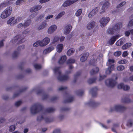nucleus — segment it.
Here are the masks:
<instances>
[{
  "label": "nucleus",
  "mask_w": 133,
  "mask_h": 133,
  "mask_svg": "<svg viewBox=\"0 0 133 133\" xmlns=\"http://www.w3.org/2000/svg\"><path fill=\"white\" fill-rule=\"evenodd\" d=\"M125 39L124 38H122L118 40L116 43L117 46H120L123 44L125 41Z\"/></svg>",
  "instance_id": "obj_19"
},
{
  "label": "nucleus",
  "mask_w": 133,
  "mask_h": 133,
  "mask_svg": "<svg viewBox=\"0 0 133 133\" xmlns=\"http://www.w3.org/2000/svg\"><path fill=\"white\" fill-rule=\"evenodd\" d=\"M117 69L118 71H122L125 69V67L123 65H119L117 67Z\"/></svg>",
  "instance_id": "obj_36"
},
{
  "label": "nucleus",
  "mask_w": 133,
  "mask_h": 133,
  "mask_svg": "<svg viewBox=\"0 0 133 133\" xmlns=\"http://www.w3.org/2000/svg\"><path fill=\"white\" fill-rule=\"evenodd\" d=\"M126 3V2H122L121 3H120L117 6V7L118 8H120L122 6H123V5H124V4H125Z\"/></svg>",
  "instance_id": "obj_49"
},
{
  "label": "nucleus",
  "mask_w": 133,
  "mask_h": 133,
  "mask_svg": "<svg viewBox=\"0 0 133 133\" xmlns=\"http://www.w3.org/2000/svg\"><path fill=\"white\" fill-rule=\"evenodd\" d=\"M24 2V0H17L16 2V5H19L22 3Z\"/></svg>",
  "instance_id": "obj_42"
},
{
  "label": "nucleus",
  "mask_w": 133,
  "mask_h": 133,
  "mask_svg": "<svg viewBox=\"0 0 133 133\" xmlns=\"http://www.w3.org/2000/svg\"><path fill=\"white\" fill-rule=\"evenodd\" d=\"M90 93H91V94H92V96H95L93 94V93H94L95 94H96V92L94 91V89H92L90 91Z\"/></svg>",
  "instance_id": "obj_62"
},
{
  "label": "nucleus",
  "mask_w": 133,
  "mask_h": 133,
  "mask_svg": "<svg viewBox=\"0 0 133 133\" xmlns=\"http://www.w3.org/2000/svg\"><path fill=\"white\" fill-rule=\"evenodd\" d=\"M128 55V53L127 51H125L122 54V56L123 57H125L127 56Z\"/></svg>",
  "instance_id": "obj_58"
},
{
  "label": "nucleus",
  "mask_w": 133,
  "mask_h": 133,
  "mask_svg": "<svg viewBox=\"0 0 133 133\" xmlns=\"http://www.w3.org/2000/svg\"><path fill=\"white\" fill-rule=\"evenodd\" d=\"M19 54V52L18 51H15L12 55V56L14 58H15L17 57L18 56Z\"/></svg>",
  "instance_id": "obj_47"
},
{
  "label": "nucleus",
  "mask_w": 133,
  "mask_h": 133,
  "mask_svg": "<svg viewBox=\"0 0 133 133\" xmlns=\"http://www.w3.org/2000/svg\"><path fill=\"white\" fill-rule=\"evenodd\" d=\"M113 109V110L121 111L125 109V107L123 106H122L120 105H117L114 106Z\"/></svg>",
  "instance_id": "obj_12"
},
{
  "label": "nucleus",
  "mask_w": 133,
  "mask_h": 133,
  "mask_svg": "<svg viewBox=\"0 0 133 133\" xmlns=\"http://www.w3.org/2000/svg\"><path fill=\"white\" fill-rule=\"evenodd\" d=\"M65 14V12L62 11L59 13L55 17V19L56 20L62 17Z\"/></svg>",
  "instance_id": "obj_26"
},
{
  "label": "nucleus",
  "mask_w": 133,
  "mask_h": 133,
  "mask_svg": "<svg viewBox=\"0 0 133 133\" xmlns=\"http://www.w3.org/2000/svg\"><path fill=\"white\" fill-rule=\"evenodd\" d=\"M78 0H67L63 4L62 6L64 7L68 6L74 2L77 1Z\"/></svg>",
  "instance_id": "obj_10"
},
{
  "label": "nucleus",
  "mask_w": 133,
  "mask_h": 133,
  "mask_svg": "<svg viewBox=\"0 0 133 133\" xmlns=\"http://www.w3.org/2000/svg\"><path fill=\"white\" fill-rule=\"evenodd\" d=\"M37 12H36L35 13H33V14H31L30 16L32 18L35 17L36 15H37Z\"/></svg>",
  "instance_id": "obj_63"
},
{
  "label": "nucleus",
  "mask_w": 133,
  "mask_h": 133,
  "mask_svg": "<svg viewBox=\"0 0 133 133\" xmlns=\"http://www.w3.org/2000/svg\"><path fill=\"white\" fill-rule=\"evenodd\" d=\"M63 45L62 44H58L56 46V50L58 52L60 53L62 51Z\"/></svg>",
  "instance_id": "obj_22"
},
{
  "label": "nucleus",
  "mask_w": 133,
  "mask_h": 133,
  "mask_svg": "<svg viewBox=\"0 0 133 133\" xmlns=\"http://www.w3.org/2000/svg\"><path fill=\"white\" fill-rule=\"evenodd\" d=\"M19 36H18L15 37L12 40V43L17 42L19 40Z\"/></svg>",
  "instance_id": "obj_34"
},
{
  "label": "nucleus",
  "mask_w": 133,
  "mask_h": 133,
  "mask_svg": "<svg viewBox=\"0 0 133 133\" xmlns=\"http://www.w3.org/2000/svg\"><path fill=\"white\" fill-rule=\"evenodd\" d=\"M89 54L88 53H86L83 54L81 58V61L82 62L85 61L87 59Z\"/></svg>",
  "instance_id": "obj_21"
},
{
  "label": "nucleus",
  "mask_w": 133,
  "mask_h": 133,
  "mask_svg": "<svg viewBox=\"0 0 133 133\" xmlns=\"http://www.w3.org/2000/svg\"><path fill=\"white\" fill-rule=\"evenodd\" d=\"M105 83L107 86L112 87L115 85L116 82L115 80L112 79H109L106 81Z\"/></svg>",
  "instance_id": "obj_8"
},
{
  "label": "nucleus",
  "mask_w": 133,
  "mask_h": 133,
  "mask_svg": "<svg viewBox=\"0 0 133 133\" xmlns=\"http://www.w3.org/2000/svg\"><path fill=\"white\" fill-rule=\"evenodd\" d=\"M31 23V21L30 19H29L25 21L24 24V27H26L29 26Z\"/></svg>",
  "instance_id": "obj_31"
},
{
  "label": "nucleus",
  "mask_w": 133,
  "mask_h": 133,
  "mask_svg": "<svg viewBox=\"0 0 133 133\" xmlns=\"http://www.w3.org/2000/svg\"><path fill=\"white\" fill-rule=\"evenodd\" d=\"M12 8L11 6L8 7L4 11L9 16L11 14L12 11Z\"/></svg>",
  "instance_id": "obj_23"
},
{
  "label": "nucleus",
  "mask_w": 133,
  "mask_h": 133,
  "mask_svg": "<svg viewBox=\"0 0 133 133\" xmlns=\"http://www.w3.org/2000/svg\"><path fill=\"white\" fill-rule=\"evenodd\" d=\"M34 66L36 69H41V66L40 65L37 64H34Z\"/></svg>",
  "instance_id": "obj_44"
},
{
  "label": "nucleus",
  "mask_w": 133,
  "mask_h": 133,
  "mask_svg": "<svg viewBox=\"0 0 133 133\" xmlns=\"http://www.w3.org/2000/svg\"><path fill=\"white\" fill-rule=\"evenodd\" d=\"M59 39V38L58 36H55L54 37L53 41L54 42H56Z\"/></svg>",
  "instance_id": "obj_57"
},
{
  "label": "nucleus",
  "mask_w": 133,
  "mask_h": 133,
  "mask_svg": "<svg viewBox=\"0 0 133 133\" xmlns=\"http://www.w3.org/2000/svg\"><path fill=\"white\" fill-rule=\"evenodd\" d=\"M122 24L119 23L115 25L113 28H108L107 31V33L110 34H112L114 33H117L118 30L122 27Z\"/></svg>",
  "instance_id": "obj_3"
},
{
  "label": "nucleus",
  "mask_w": 133,
  "mask_h": 133,
  "mask_svg": "<svg viewBox=\"0 0 133 133\" xmlns=\"http://www.w3.org/2000/svg\"><path fill=\"white\" fill-rule=\"evenodd\" d=\"M10 3L9 2H3L0 4V10L6 7V6L9 5Z\"/></svg>",
  "instance_id": "obj_24"
},
{
  "label": "nucleus",
  "mask_w": 133,
  "mask_h": 133,
  "mask_svg": "<svg viewBox=\"0 0 133 133\" xmlns=\"http://www.w3.org/2000/svg\"><path fill=\"white\" fill-rule=\"evenodd\" d=\"M47 25L46 21H44L38 26L37 29L39 30H42L45 28Z\"/></svg>",
  "instance_id": "obj_13"
},
{
  "label": "nucleus",
  "mask_w": 133,
  "mask_h": 133,
  "mask_svg": "<svg viewBox=\"0 0 133 133\" xmlns=\"http://www.w3.org/2000/svg\"><path fill=\"white\" fill-rule=\"evenodd\" d=\"M53 71L55 75L57 76V78L59 81H63L69 79V77L67 75H61L60 70L58 67H55L53 69Z\"/></svg>",
  "instance_id": "obj_1"
},
{
  "label": "nucleus",
  "mask_w": 133,
  "mask_h": 133,
  "mask_svg": "<svg viewBox=\"0 0 133 133\" xmlns=\"http://www.w3.org/2000/svg\"><path fill=\"white\" fill-rule=\"evenodd\" d=\"M116 40L114 37L113 36L109 40L108 43L110 44H112L114 43Z\"/></svg>",
  "instance_id": "obj_30"
},
{
  "label": "nucleus",
  "mask_w": 133,
  "mask_h": 133,
  "mask_svg": "<svg viewBox=\"0 0 133 133\" xmlns=\"http://www.w3.org/2000/svg\"><path fill=\"white\" fill-rule=\"evenodd\" d=\"M54 16L53 15H49L45 17V19L46 20L49 19L51 18H52Z\"/></svg>",
  "instance_id": "obj_53"
},
{
  "label": "nucleus",
  "mask_w": 133,
  "mask_h": 133,
  "mask_svg": "<svg viewBox=\"0 0 133 133\" xmlns=\"http://www.w3.org/2000/svg\"><path fill=\"white\" fill-rule=\"evenodd\" d=\"M9 16L5 12V11H4L2 12L1 15V18L3 19L5 18L8 17Z\"/></svg>",
  "instance_id": "obj_29"
},
{
  "label": "nucleus",
  "mask_w": 133,
  "mask_h": 133,
  "mask_svg": "<svg viewBox=\"0 0 133 133\" xmlns=\"http://www.w3.org/2000/svg\"><path fill=\"white\" fill-rule=\"evenodd\" d=\"M65 38V37L63 36H62L59 38V41L60 42H62L64 41Z\"/></svg>",
  "instance_id": "obj_56"
},
{
  "label": "nucleus",
  "mask_w": 133,
  "mask_h": 133,
  "mask_svg": "<svg viewBox=\"0 0 133 133\" xmlns=\"http://www.w3.org/2000/svg\"><path fill=\"white\" fill-rule=\"evenodd\" d=\"M57 26L55 24H52L48 28L47 32L49 34H52L54 32L57 30Z\"/></svg>",
  "instance_id": "obj_7"
},
{
  "label": "nucleus",
  "mask_w": 133,
  "mask_h": 133,
  "mask_svg": "<svg viewBox=\"0 0 133 133\" xmlns=\"http://www.w3.org/2000/svg\"><path fill=\"white\" fill-rule=\"evenodd\" d=\"M41 108V106L39 104H35L32 105L30 108L31 113L32 114L36 113L39 111V109Z\"/></svg>",
  "instance_id": "obj_6"
},
{
  "label": "nucleus",
  "mask_w": 133,
  "mask_h": 133,
  "mask_svg": "<svg viewBox=\"0 0 133 133\" xmlns=\"http://www.w3.org/2000/svg\"><path fill=\"white\" fill-rule=\"evenodd\" d=\"M117 87L119 89H123L124 90H128L130 89L129 87L127 85H124L123 84L121 83L119 84Z\"/></svg>",
  "instance_id": "obj_14"
},
{
  "label": "nucleus",
  "mask_w": 133,
  "mask_h": 133,
  "mask_svg": "<svg viewBox=\"0 0 133 133\" xmlns=\"http://www.w3.org/2000/svg\"><path fill=\"white\" fill-rule=\"evenodd\" d=\"M110 20L109 17H104L102 18L99 20V22L101 27L103 28L106 26Z\"/></svg>",
  "instance_id": "obj_5"
},
{
  "label": "nucleus",
  "mask_w": 133,
  "mask_h": 133,
  "mask_svg": "<svg viewBox=\"0 0 133 133\" xmlns=\"http://www.w3.org/2000/svg\"><path fill=\"white\" fill-rule=\"evenodd\" d=\"M41 41L40 40H39L36 41V42L34 43L33 44V46L34 47H36L38 46L39 45L41 46Z\"/></svg>",
  "instance_id": "obj_35"
},
{
  "label": "nucleus",
  "mask_w": 133,
  "mask_h": 133,
  "mask_svg": "<svg viewBox=\"0 0 133 133\" xmlns=\"http://www.w3.org/2000/svg\"><path fill=\"white\" fill-rule=\"evenodd\" d=\"M73 100V98L71 96H69L67 98V101L65 102H72Z\"/></svg>",
  "instance_id": "obj_43"
},
{
  "label": "nucleus",
  "mask_w": 133,
  "mask_h": 133,
  "mask_svg": "<svg viewBox=\"0 0 133 133\" xmlns=\"http://www.w3.org/2000/svg\"><path fill=\"white\" fill-rule=\"evenodd\" d=\"M121 54V52L120 51H117L114 53V55L116 56H119Z\"/></svg>",
  "instance_id": "obj_48"
},
{
  "label": "nucleus",
  "mask_w": 133,
  "mask_h": 133,
  "mask_svg": "<svg viewBox=\"0 0 133 133\" xmlns=\"http://www.w3.org/2000/svg\"><path fill=\"white\" fill-rule=\"evenodd\" d=\"M131 45L132 44L131 43H126L122 46V49L123 50L126 49L131 46Z\"/></svg>",
  "instance_id": "obj_28"
},
{
  "label": "nucleus",
  "mask_w": 133,
  "mask_h": 133,
  "mask_svg": "<svg viewBox=\"0 0 133 133\" xmlns=\"http://www.w3.org/2000/svg\"><path fill=\"white\" fill-rule=\"evenodd\" d=\"M122 101L123 102L128 103L130 102V100L129 98H126L122 99Z\"/></svg>",
  "instance_id": "obj_37"
},
{
  "label": "nucleus",
  "mask_w": 133,
  "mask_h": 133,
  "mask_svg": "<svg viewBox=\"0 0 133 133\" xmlns=\"http://www.w3.org/2000/svg\"><path fill=\"white\" fill-rule=\"evenodd\" d=\"M100 125L102 126V127L103 128L105 129H108L109 128V126L106 125L102 124H101Z\"/></svg>",
  "instance_id": "obj_52"
},
{
  "label": "nucleus",
  "mask_w": 133,
  "mask_h": 133,
  "mask_svg": "<svg viewBox=\"0 0 133 133\" xmlns=\"http://www.w3.org/2000/svg\"><path fill=\"white\" fill-rule=\"evenodd\" d=\"M99 71V69L98 68H96L94 69H92L90 71L91 74L92 75L97 72Z\"/></svg>",
  "instance_id": "obj_32"
},
{
  "label": "nucleus",
  "mask_w": 133,
  "mask_h": 133,
  "mask_svg": "<svg viewBox=\"0 0 133 133\" xmlns=\"http://www.w3.org/2000/svg\"><path fill=\"white\" fill-rule=\"evenodd\" d=\"M96 23L94 21H91L89 22L87 25V28L88 29H91L95 26Z\"/></svg>",
  "instance_id": "obj_17"
},
{
  "label": "nucleus",
  "mask_w": 133,
  "mask_h": 133,
  "mask_svg": "<svg viewBox=\"0 0 133 133\" xmlns=\"http://www.w3.org/2000/svg\"><path fill=\"white\" fill-rule=\"evenodd\" d=\"M29 32V31L28 29L25 30L23 32V34H28Z\"/></svg>",
  "instance_id": "obj_61"
},
{
  "label": "nucleus",
  "mask_w": 133,
  "mask_h": 133,
  "mask_svg": "<svg viewBox=\"0 0 133 133\" xmlns=\"http://www.w3.org/2000/svg\"><path fill=\"white\" fill-rule=\"evenodd\" d=\"M82 13V10L81 9H78L75 13L76 16H80Z\"/></svg>",
  "instance_id": "obj_38"
},
{
  "label": "nucleus",
  "mask_w": 133,
  "mask_h": 133,
  "mask_svg": "<svg viewBox=\"0 0 133 133\" xmlns=\"http://www.w3.org/2000/svg\"><path fill=\"white\" fill-rule=\"evenodd\" d=\"M88 104L91 106H94L96 105L97 104V103L94 101L92 100L90 102L88 103Z\"/></svg>",
  "instance_id": "obj_40"
},
{
  "label": "nucleus",
  "mask_w": 133,
  "mask_h": 133,
  "mask_svg": "<svg viewBox=\"0 0 133 133\" xmlns=\"http://www.w3.org/2000/svg\"><path fill=\"white\" fill-rule=\"evenodd\" d=\"M99 10V8L98 7L95 8L93 10L89 13L88 15V17L89 18L92 17L96 14Z\"/></svg>",
  "instance_id": "obj_15"
},
{
  "label": "nucleus",
  "mask_w": 133,
  "mask_h": 133,
  "mask_svg": "<svg viewBox=\"0 0 133 133\" xmlns=\"http://www.w3.org/2000/svg\"><path fill=\"white\" fill-rule=\"evenodd\" d=\"M55 109L53 108H51L48 109L47 110V112H51L53 111Z\"/></svg>",
  "instance_id": "obj_50"
},
{
  "label": "nucleus",
  "mask_w": 133,
  "mask_h": 133,
  "mask_svg": "<svg viewBox=\"0 0 133 133\" xmlns=\"http://www.w3.org/2000/svg\"><path fill=\"white\" fill-rule=\"evenodd\" d=\"M71 28V25L70 24L66 25L63 30V33L66 35L68 34L70 32Z\"/></svg>",
  "instance_id": "obj_9"
},
{
  "label": "nucleus",
  "mask_w": 133,
  "mask_h": 133,
  "mask_svg": "<svg viewBox=\"0 0 133 133\" xmlns=\"http://www.w3.org/2000/svg\"><path fill=\"white\" fill-rule=\"evenodd\" d=\"M114 62V61L113 59H109L107 62V64L109 67L106 71L107 74H109L111 71L115 69V66L113 64Z\"/></svg>",
  "instance_id": "obj_4"
},
{
  "label": "nucleus",
  "mask_w": 133,
  "mask_h": 133,
  "mask_svg": "<svg viewBox=\"0 0 133 133\" xmlns=\"http://www.w3.org/2000/svg\"><path fill=\"white\" fill-rule=\"evenodd\" d=\"M50 41V38L47 37H45L42 41H40L41 46H43L47 45L49 43Z\"/></svg>",
  "instance_id": "obj_11"
},
{
  "label": "nucleus",
  "mask_w": 133,
  "mask_h": 133,
  "mask_svg": "<svg viewBox=\"0 0 133 133\" xmlns=\"http://www.w3.org/2000/svg\"><path fill=\"white\" fill-rule=\"evenodd\" d=\"M125 36H129L130 34V32L129 31H127L125 32Z\"/></svg>",
  "instance_id": "obj_60"
},
{
  "label": "nucleus",
  "mask_w": 133,
  "mask_h": 133,
  "mask_svg": "<svg viewBox=\"0 0 133 133\" xmlns=\"http://www.w3.org/2000/svg\"><path fill=\"white\" fill-rule=\"evenodd\" d=\"M67 87H66L62 86L59 88V90L62 91L65 90L66 89Z\"/></svg>",
  "instance_id": "obj_55"
},
{
  "label": "nucleus",
  "mask_w": 133,
  "mask_h": 133,
  "mask_svg": "<svg viewBox=\"0 0 133 133\" xmlns=\"http://www.w3.org/2000/svg\"><path fill=\"white\" fill-rule=\"evenodd\" d=\"M23 26L24 27V24H22L21 23H19L18 25L17 26V28H20L21 27Z\"/></svg>",
  "instance_id": "obj_59"
},
{
  "label": "nucleus",
  "mask_w": 133,
  "mask_h": 133,
  "mask_svg": "<svg viewBox=\"0 0 133 133\" xmlns=\"http://www.w3.org/2000/svg\"><path fill=\"white\" fill-rule=\"evenodd\" d=\"M41 8L42 6L41 5H38L35 6L31 8L30 11L31 12H35L40 9Z\"/></svg>",
  "instance_id": "obj_16"
},
{
  "label": "nucleus",
  "mask_w": 133,
  "mask_h": 133,
  "mask_svg": "<svg viewBox=\"0 0 133 133\" xmlns=\"http://www.w3.org/2000/svg\"><path fill=\"white\" fill-rule=\"evenodd\" d=\"M123 80L124 81L127 82L129 81H133V75L130 76L129 78L126 77L124 78Z\"/></svg>",
  "instance_id": "obj_33"
},
{
  "label": "nucleus",
  "mask_w": 133,
  "mask_h": 133,
  "mask_svg": "<svg viewBox=\"0 0 133 133\" xmlns=\"http://www.w3.org/2000/svg\"><path fill=\"white\" fill-rule=\"evenodd\" d=\"M128 27L129 28L133 27V19H131L129 21Z\"/></svg>",
  "instance_id": "obj_39"
},
{
  "label": "nucleus",
  "mask_w": 133,
  "mask_h": 133,
  "mask_svg": "<svg viewBox=\"0 0 133 133\" xmlns=\"http://www.w3.org/2000/svg\"><path fill=\"white\" fill-rule=\"evenodd\" d=\"M75 62V60L74 59L70 58L67 61L68 64L74 63Z\"/></svg>",
  "instance_id": "obj_46"
},
{
  "label": "nucleus",
  "mask_w": 133,
  "mask_h": 133,
  "mask_svg": "<svg viewBox=\"0 0 133 133\" xmlns=\"http://www.w3.org/2000/svg\"><path fill=\"white\" fill-rule=\"evenodd\" d=\"M75 51V50L73 48L69 49L67 52V55L69 56L71 55L74 53Z\"/></svg>",
  "instance_id": "obj_27"
},
{
  "label": "nucleus",
  "mask_w": 133,
  "mask_h": 133,
  "mask_svg": "<svg viewBox=\"0 0 133 133\" xmlns=\"http://www.w3.org/2000/svg\"><path fill=\"white\" fill-rule=\"evenodd\" d=\"M15 129V127L14 125H12L10 126L9 128V130L10 131H14Z\"/></svg>",
  "instance_id": "obj_45"
},
{
  "label": "nucleus",
  "mask_w": 133,
  "mask_h": 133,
  "mask_svg": "<svg viewBox=\"0 0 133 133\" xmlns=\"http://www.w3.org/2000/svg\"><path fill=\"white\" fill-rule=\"evenodd\" d=\"M43 116H39L37 118V120L38 121H40L43 119Z\"/></svg>",
  "instance_id": "obj_64"
},
{
  "label": "nucleus",
  "mask_w": 133,
  "mask_h": 133,
  "mask_svg": "<svg viewBox=\"0 0 133 133\" xmlns=\"http://www.w3.org/2000/svg\"><path fill=\"white\" fill-rule=\"evenodd\" d=\"M54 49V48L52 46L49 47L43 51V55H45L49 53L53 50Z\"/></svg>",
  "instance_id": "obj_18"
},
{
  "label": "nucleus",
  "mask_w": 133,
  "mask_h": 133,
  "mask_svg": "<svg viewBox=\"0 0 133 133\" xmlns=\"http://www.w3.org/2000/svg\"><path fill=\"white\" fill-rule=\"evenodd\" d=\"M22 19V17L20 16L13 17L10 18L7 21V24L11 26L16 25Z\"/></svg>",
  "instance_id": "obj_2"
},
{
  "label": "nucleus",
  "mask_w": 133,
  "mask_h": 133,
  "mask_svg": "<svg viewBox=\"0 0 133 133\" xmlns=\"http://www.w3.org/2000/svg\"><path fill=\"white\" fill-rule=\"evenodd\" d=\"M128 62L127 61L126 59L122 60L119 62L118 63L119 64H125L126 63Z\"/></svg>",
  "instance_id": "obj_41"
},
{
  "label": "nucleus",
  "mask_w": 133,
  "mask_h": 133,
  "mask_svg": "<svg viewBox=\"0 0 133 133\" xmlns=\"http://www.w3.org/2000/svg\"><path fill=\"white\" fill-rule=\"evenodd\" d=\"M66 56H63L61 57V59L58 61L59 63L60 64L63 63L66 60Z\"/></svg>",
  "instance_id": "obj_25"
},
{
  "label": "nucleus",
  "mask_w": 133,
  "mask_h": 133,
  "mask_svg": "<svg viewBox=\"0 0 133 133\" xmlns=\"http://www.w3.org/2000/svg\"><path fill=\"white\" fill-rule=\"evenodd\" d=\"M22 101H20L17 102L15 104V105L16 106H18L20 105L22 103Z\"/></svg>",
  "instance_id": "obj_54"
},
{
  "label": "nucleus",
  "mask_w": 133,
  "mask_h": 133,
  "mask_svg": "<svg viewBox=\"0 0 133 133\" xmlns=\"http://www.w3.org/2000/svg\"><path fill=\"white\" fill-rule=\"evenodd\" d=\"M110 3L108 1L104 2L102 8L103 11H104L108 7Z\"/></svg>",
  "instance_id": "obj_20"
},
{
  "label": "nucleus",
  "mask_w": 133,
  "mask_h": 133,
  "mask_svg": "<svg viewBox=\"0 0 133 133\" xmlns=\"http://www.w3.org/2000/svg\"><path fill=\"white\" fill-rule=\"evenodd\" d=\"M96 80L95 78L90 79L88 80V82L89 84H91L94 82Z\"/></svg>",
  "instance_id": "obj_51"
}]
</instances>
